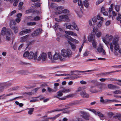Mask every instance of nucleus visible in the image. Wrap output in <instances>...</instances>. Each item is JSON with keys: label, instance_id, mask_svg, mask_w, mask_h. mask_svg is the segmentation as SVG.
I'll use <instances>...</instances> for the list:
<instances>
[{"label": "nucleus", "instance_id": "obj_1", "mask_svg": "<svg viewBox=\"0 0 121 121\" xmlns=\"http://www.w3.org/2000/svg\"><path fill=\"white\" fill-rule=\"evenodd\" d=\"M119 38L115 37L113 39L112 42L110 44V49L112 52H113L114 55L118 56L121 54V49L119 43Z\"/></svg>", "mask_w": 121, "mask_h": 121}, {"label": "nucleus", "instance_id": "obj_2", "mask_svg": "<svg viewBox=\"0 0 121 121\" xmlns=\"http://www.w3.org/2000/svg\"><path fill=\"white\" fill-rule=\"evenodd\" d=\"M48 58L51 61L54 62L55 61L60 60L61 61H63L64 59L62 56L61 54L60 53L56 52L52 56L51 52H49L48 54Z\"/></svg>", "mask_w": 121, "mask_h": 121}, {"label": "nucleus", "instance_id": "obj_3", "mask_svg": "<svg viewBox=\"0 0 121 121\" xmlns=\"http://www.w3.org/2000/svg\"><path fill=\"white\" fill-rule=\"evenodd\" d=\"M65 33L66 34L64 35V36L65 37L67 38L68 40L74 42L75 44H78L79 43V42L78 40L73 38L69 35L72 36H77V34L72 31H65Z\"/></svg>", "mask_w": 121, "mask_h": 121}, {"label": "nucleus", "instance_id": "obj_4", "mask_svg": "<svg viewBox=\"0 0 121 121\" xmlns=\"http://www.w3.org/2000/svg\"><path fill=\"white\" fill-rule=\"evenodd\" d=\"M61 55L62 57L64 58L70 57L72 55V52L69 49H63L61 50Z\"/></svg>", "mask_w": 121, "mask_h": 121}, {"label": "nucleus", "instance_id": "obj_5", "mask_svg": "<svg viewBox=\"0 0 121 121\" xmlns=\"http://www.w3.org/2000/svg\"><path fill=\"white\" fill-rule=\"evenodd\" d=\"M113 38L112 35L107 34L103 38V41L105 44H107L108 43V41L110 42L112 40Z\"/></svg>", "mask_w": 121, "mask_h": 121}, {"label": "nucleus", "instance_id": "obj_6", "mask_svg": "<svg viewBox=\"0 0 121 121\" xmlns=\"http://www.w3.org/2000/svg\"><path fill=\"white\" fill-rule=\"evenodd\" d=\"M38 54L37 52H36L35 53L31 51L30 52H29L28 55V58L29 59H33L35 60H37V56Z\"/></svg>", "mask_w": 121, "mask_h": 121}, {"label": "nucleus", "instance_id": "obj_7", "mask_svg": "<svg viewBox=\"0 0 121 121\" xmlns=\"http://www.w3.org/2000/svg\"><path fill=\"white\" fill-rule=\"evenodd\" d=\"M47 59V55L46 53L43 52L41 53L37 59L38 61H45Z\"/></svg>", "mask_w": 121, "mask_h": 121}, {"label": "nucleus", "instance_id": "obj_8", "mask_svg": "<svg viewBox=\"0 0 121 121\" xmlns=\"http://www.w3.org/2000/svg\"><path fill=\"white\" fill-rule=\"evenodd\" d=\"M64 26H66V28L69 30H73V28L77 31L79 30V29L77 26L74 22L72 23V25H69L68 26H67L66 24L65 23L64 24Z\"/></svg>", "mask_w": 121, "mask_h": 121}, {"label": "nucleus", "instance_id": "obj_9", "mask_svg": "<svg viewBox=\"0 0 121 121\" xmlns=\"http://www.w3.org/2000/svg\"><path fill=\"white\" fill-rule=\"evenodd\" d=\"M10 34H12V32L10 30H6L5 27H4L2 29L1 34L2 35H9Z\"/></svg>", "mask_w": 121, "mask_h": 121}, {"label": "nucleus", "instance_id": "obj_10", "mask_svg": "<svg viewBox=\"0 0 121 121\" xmlns=\"http://www.w3.org/2000/svg\"><path fill=\"white\" fill-rule=\"evenodd\" d=\"M15 24V21L14 20L11 21L10 24V26L11 29H13L15 33H16L18 32V28L14 26Z\"/></svg>", "mask_w": 121, "mask_h": 121}, {"label": "nucleus", "instance_id": "obj_11", "mask_svg": "<svg viewBox=\"0 0 121 121\" xmlns=\"http://www.w3.org/2000/svg\"><path fill=\"white\" fill-rule=\"evenodd\" d=\"M63 92L62 90L59 91L57 92V95L54 96V97H56L60 100H65V97H60L62 96L63 95Z\"/></svg>", "mask_w": 121, "mask_h": 121}, {"label": "nucleus", "instance_id": "obj_12", "mask_svg": "<svg viewBox=\"0 0 121 121\" xmlns=\"http://www.w3.org/2000/svg\"><path fill=\"white\" fill-rule=\"evenodd\" d=\"M70 15V14H68L67 15H64L60 16L59 18L61 19V21H68L69 17V16Z\"/></svg>", "mask_w": 121, "mask_h": 121}, {"label": "nucleus", "instance_id": "obj_13", "mask_svg": "<svg viewBox=\"0 0 121 121\" xmlns=\"http://www.w3.org/2000/svg\"><path fill=\"white\" fill-rule=\"evenodd\" d=\"M79 103V102L78 100L74 101L69 103L65 106L66 107H67L70 106L77 105Z\"/></svg>", "mask_w": 121, "mask_h": 121}, {"label": "nucleus", "instance_id": "obj_14", "mask_svg": "<svg viewBox=\"0 0 121 121\" xmlns=\"http://www.w3.org/2000/svg\"><path fill=\"white\" fill-rule=\"evenodd\" d=\"M89 110L93 112L95 115L97 114L100 117V119L101 118L104 117V116L101 113L99 112H97L93 109H91Z\"/></svg>", "mask_w": 121, "mask_h": 121}, {"label": "nucleus", "instance_id": "obj_15", "mask_svg": "<svg viewBox=\"0 0 121 121\" xmlns=\"http://www.w3.org/2000/svg\"><path fill=\"white\" fill-rule=\"evenodd\" d=\"M80 95L82 97L84 98H88L89 97V95L85 91L81 92L80 93Z\"/></svg>", "mask_w": 121, "mask_h": 121}, {"label": "nucleus", "instance_id": "obj_16", "mask_svg": "<svg viewBox=\"0 0 121 121\" xmlns=\"http://www.w3.org/2000/svg\"><path fill=\"white\" fill-rule=\"evenodd\" d=\"M95 36L92 34H91L88 37V40L89 42H92L95 41Z\"/></svg>", "mask_w": 121, "mask_h": 121}, {"label": "nucleus", "instance_id": "obj_17", "mask_svg": "<svg viewBox=\"0 0 121 121\" xmlns=\"http://www.w3.org/2000/svg\"><path fill=\"white\" fill-rule=\"evenodd\" d=\"M31 31V29H26L20 32V34L21 35H23L24 34H27L30 32Z\"/></svg>", "mask_w": 121, "mask_h": 121}, {"label": "nucleus", "instance_id": "obj_18", "mask_svg": "<svg viewBox=\"0 0 121 121\" xmlns=\"http://www.w3.org/2000/svg\"><path fill=\"white\" fill-rule=\"evenodd\" d=\"M42 30L41 29H38L37 30L34 32V33L32 34V35L34 36L35 35H37L41 33Z\"/></svg>", "mask_w": 121, "mask_h": 121}, {"label": "nucleus", "instance_id": "obj_19", "mask_svg": "<svg viewBox=\"0 0 121 121\" xmlns=\"http://www.w3.org/2000/svg\"><path fill=\"white\" fill-rule=\"evenodd\" d=\"M108 88L111 89H114L116 88H118V87L117 86L110 84H108Z\"/></svg>", "mask_w": 121, "mask_h": 121}, {"label": "nucleus", "instance_id": "obj_20", "mask_svg": "<svg viewBox=\"0 0 121 121\" xmlns=\"http://www.w3.org/2000/svg\"><path fill=\"white\" fill-rule=\"evenodd\" d=\"M58 14H60L62 13H65L67 15L68 14H70L69 13V11L67 9H65L62 10V11H59L57 12Z\"/></svg>", "mask_w": 121, "mask_h": 121}, {"label": "nucleus", "instance_id": "obj_21", "mask_svg": "<svg viewBox=\"0 0 121 121\" xmlns=\"http://www.w3.org/2000/svg\"><path fill=\"white\" fill-rule=\"evenodd\" d=\"M28 35H27L25 36L22 37L21 39V41L22 42H23L26 41L28 39Z\"/></svg>", "mask_w": 121, "mask_h": 121}, {"label": "nucleus", "instance_id": "obj_22", "mask_svg": "<svg viewBox=\"0 0 121 121\" xmlns=\"http://www.w3.org/2000/svg\"><path fill=\"white\" fill-rule=\"evenodd\" d=\"M82 4H83V5L86 8H88L89 6V3L86 0H85L83 2Z\"/></svg>", "mask_w": 121, "mask_h": 121}, {"label": "nucleus", "instance_id": "obj_23", "mask_svg": "<svg viewBox=\"0 0 121 121\" xmlns=\"http://www.w3.org/2000/svg\"><path fill=\"white\" fill-rule=\"evenodd\" d=\"M102 91L101 88L100 87L98 89H95L93 90H91L90 91L93 93H96L98 92H100Z\"/></svg>", "mask_w": 121, "mask_h": 121}, {"label": "nucleus", "instance_id": "obj_24", "mask_svg": "<svg viewBox=\"0 0 121 121\" xmlns=\"http://www.w3.org/2000/svg\"><path fill=\"white\" fill-rule=\"evenodd\" d=\"M68 43L70 45L72 49L74 50L76 49V47L75 44L69 41H68Z\"/></svg>", "mask_w": 121, "mask_h": 121}, {"label": "nucleus", "instance_id": "obj_25", "mask_svg": "<svg viewBox=\"0 0 121 121\" xmlns=\"http://www.w3.org/2000/svg\"><path fill=\"white\" fill-rule=\"evenodd\" d=\"M114 118L118 119L119 121H121V114H118L114 117Z\"/></svg>", "mask_w": 121, "mask_h": 121}, {"label": "nucleus", "instance_id": "obj_26", "mask_svg": "<svg viewBox=\"0 0 121 121\" xmlns=\"http://www.w3.org/2000/svg\"><path fill=\"white\" fill-rule=\"evenodd\" d=\"M104 49L102 45L101 44L100 45L99 47L97 49L98 51L100 53H101L103 51V50Z\"/></svg>", "mask_w": 121, "mask_h": 121}, {"label": "nucleus", "instance_id": "obj_27", "mask_svg": "<svg viewBox=\"0 0 121 121\" xmlns=\"http://www.w3.org/2000/svg\"><path fill=\"white\" fill-rule=\"evenodd\" d=\"M98 31L99 30L97 28H94L92 30V33L93 35L96 34Z\"/></svg>", "mask_w": 121, "mask_h": 121}, {"label": "nucleus", "instance_id": "obj_28", "mask_svg": "<svg viewBox=\"0 0 121 121\" xmlns=\"http://www.w3.org/2000/svg\"><path fill=\"white\" fill-rule=\"evenodd\" d=\"M86 87L85 86H84L82 87H79L78 88V92L80 91H83L86 89Z\"/></svg>", "mask_w": 121, "mask_h": 121}, {"label": "nucleus", "instance_id": "obj_29", "mask_svg": "<svg viewBox=\"0 0 121 121\" xmlns=\"http://www.w3.org/2000/svg\"><path fill=\"white\" fill-rule=\"evenodd\" d=\"M27 109L29 110L28 112V113L29 114L31 115L32 114L33 112L34 111V108H27Z\"/></svg>", "mask_w": 121, "mask_h": 121}, {"label": "nucleus", "instance_id": "obj_30", "mask_svg": "<svg viewBox=\"0 0 121 121\" xmlns=\"http://www.w3.org/2000/svg\"><path fill=\"white\" fill-rule=\"evenodd\" d=\"M33 2H35L38 1L37 3L35 4V5L37 7H39L40 4L39 2L40 1V0H31Z\"/></svg>", "mask_w": 121, "mask_h": 121}, {"label": "nucleus", "instance_id": "obj_31", "mask_svg": "<svg viewBox=\"0 0 121 121\" xmlns=\"http://www.w3.org/2000/svg\"><path fill=\"white\" fill-rule=\"evenodd\" d=\"M63 9L64 7L61 6H59L56 8V10L58 11L57 12H56V13L58 14L57 13V12H58L62 11V10Z\"/></svg>", "mask_w": 121, "mask_h": 121}, {"label": "nucleus", "instance_id": "obj_32", "mask_svg": "<svg viewBox=\"0 0 121 121\" xmlns=\"http://www.w3.org/2000/svg\"><path fill=\"white\" fill-rule=\"evenodd\" d=\"M47 89L49 93L55 92L57 91V90H54L49 87H48Z\"/></svg>", "mask_w": 121, "mask_h": 121}, {"label": "nucleus", "instance_id": "obj_33", "mask_svg": "<svg viewBox=\"0 0 121 121\" xmlns=\"http://www.w3.org/2000/svg\"><path fill=\"white\" fill-rule=\"evenodd\" d=\"M92 45L93 47L94 48H96L97 47V42L95 41L92 42Z\"/></svg>", "mask_w": 121, "mask_h": 121}, {"label": "nucleus", "instance_id": "obj_34", "mask_svg": "<svg viewBox=\"0 0 121 121\" xmlns=\"http://www.w3.org/2000/svg\"><path fill=\"white\" fill-rule=\"evenodd\" d=\"M89 82L90 83H91L94 84H97L98 83V82L95 80H89Z\"/></svg>", "mask_w": 121, "mask_h": 121}, {"label": "nucleus", "instance_id": "obj_35", "mask_svg": "<svg viewBox=\"0 0 121 121\" xmlns=\"http://www.w3.org/2000/svg\"><path fill=\"white\" fill-rule=\"evenodd\" d=\"M36 24V22H29L27 23V25L28 26H33Z\"/></svg>", "mask_w": 121, "mask_h": 121}, {"label": "nucleus", "instance_id": "obj_36", "mask_svg": "<svg viewBox=\"0 0 121 121\" xmlns=\"http://www.w3.org/2000/svg\"><path fill=\"white\" fill-rule=\"evenodd\" d=\"M33 18L31 19V21H37L39 20L40 19V17L39 16H36L35 17H33Z\"/></svg>", "mask_w": 121, "mask_h": 121}, {"label": "nucleus", "instance_id": "obj_37", "mask_svg": "<svg viewBox=\"0 0 121 121\" xmlns=\"http://www.w3.org/2000/svg\"><path fill=\"white\" fill-rule=\"evenodd\" d=\"M76 13L77 14L78 16L79 17H82L83 12L81 10L80 12H77Z\"/></svg>", "mask_w": 121, "mask_h": 121}, {"label": "nucleus", "instance_id": "obj_38", "mask_svg": "<svg viewBox=\"0 0 121 121\" xmlns=\"http://www.w3.org/2000/svg\"><path fill=\"white\" fill-rule=\"evenodd\" d=\"M102 35V32L101 31H99L96 34V37L99 38Z\"/></svg>", "mask_w": 121, "mask_h": 121}, {"label": "nucleus", "instance_id": "obj_39", "mask_svg": "<svg viewBox=\"0 0 121 121\" xmlns=\"http://www.w3.org/2000/svg\"><path fill=\"white\" fill-rule=\"evenodd\" d=\"M71 91V89L70 88H68L64 89L62 90L63 92L65 93H66L70 92Z\"/></svg>", "mask_w": 121, "mask_h": 121}, {"label": "nucleus", "instance_id": "obj_40", "mask_svg": "<svg viewBox=\"0 0 121 121\" xmlns=\"http://www.w3.org/2000/svg\"><path fill=\"white\" fill-rule=\"evenodd\" d=\"M60 115V114H57L55 116L53 117H50L48 118V119H52V120H55L57 117H59Z\"/></svg>", "mask_w": 121, "mask_h": 121}, {"label": "nucleus", "instance_id": "obj_41", "mask_svg": "<svg viewBox=\"0 0 121 121\" xmlns=\"http://www.w3.org/2000/svg\"><path fill=\"white\" fill-rule=\"evenodd\" d=\"M23 4V2H20L18 5V9L19 10H21L22 8V6Z\"/></svg>", "mask_w": 121, "mask_h": 121}, {"label": "nucleus", "instance_id": "obj_42", "mask_svg": "<svg viewBox=\"0 0 121 121\" xmlns=\"http://www.w3.org/2000/svg\"><path fill=\"white\" fill-rule=\"evenodd\" d=\"M103 24V22L99 21L97 23V26L99 28L101 27Z\"/></svg>", "mask_w": 121, "mask_h": 121}, {"label": "nucleus", "instance_id": "obj_43", "mask_svg": "<svg viewBox=\"0 0 121 121\" xmlns=\"http://www.w3.org/2000/svg\"><path fill=\"white\" fill-rule=\"evenodd\" d=\"M29 54V52L28 51H26L23 54V56L24 57H27L28 58V55Z\"/></svg>", "mask_w": 121, "mask_h": 121}, {"label": "nucleus", "instance_id": "obj_44", "mask_svg": "<svg viewBox=\"0 0 121 121\" xmlns=\"http://www.w3.org/2000/svg\"><path fill=\"white\" fill-rule=\"evenodd\" d=\"M34 12V11L32 9H30L26 10L25 12V13H31Z\"/></svg>", "mask_w": 121, "mask_h": 121}, {"label": "nucleus", "instance_id": "obj_45", "mask_svg": "<svg viewBox=\"0 0 121 121\" xmlns=\"http://www.w3.org/2000/svg\"><path fill=\"white\" fill-rule=\"evenodd\" d=\"M94 71V70H86V71H79V72L80 73H85V72H86L93 71Z\"/></svg>", "mask_w": 121, "mask_h": 121}, {"label": "nucleus", "instance_id": "obj_46", "mask_svg": "<svg viewBox=\"0 0 121 121\" xmlns=\"http://www.w3.org/2000/svg\"><path fill=\"white\" fill-rule=\"evenodd\" d=\"M121 15L120 14H118V17L117 18V20L118 21L119 20L120 23H121Z\"/></svg>", "mask_w": 121, "mask_h": 121}, {"label": "nucleus", "instance_id": "obj_47", "mask_svg": "<svg viewBox=\"0 0 121 121\" xmlns=\"http://www.w3.org/2000/svg\"><path fill=\"white\" fill-rule=\"evenodd\" d=\"M103 2V0H98L96 2V5H98Z\"/></svg>", "mask_w": 121, "mask_h": 121}, {"label": "nucleus", "instance_id": "obj_48", "mask_svg": "<svg viewBox=\"0 0 121 121\" xmlns=\"http://www.w3.org/2000/svg\"><path fill=\"white\" fill-rule=\"evenodd\" d=\"M15 103L17 105H19L20 107H22L23 106V104L22 103H19V102L18 101H15Z\"/></svg>", "mask_w": 121, "mask_h": 121}, {"label": "nucleus", "instance_id": "obj_49", "mask_svg": "<svg viewBox=\"0 0 121 121\" xmlns=\"http://www.w3.org/2000/svg\"><path fill=\"white\" fill-rule=\"evenodd\" d=\"M113 6V4H111L110 8H109V13L110 12H111L112 10V9Z\"/></svg>", "mask_w": 121, "mask_h": 121}, {"label": "nucleus", "instance_id": "obj_50", "mask_svg": "<svg viewBox=\"0 0 121 121\" xmlns=\"http://www.w3.org/2000/svg\"><path fill=\"white\" fill-rule=\"evenodd\" d=\"M12 34H10L9 35H6V37L5 39L6 40L8 41L10 39V35Z\"/></svg>", "mask_w": 121, "mask_h": 121}, {"label": "nucleus", "instance_id": "obj_51", "mask_svg": "<svg viewBox=\"0 0 121 121\" xmlns=\"http://www.w3.org/2000/svg\"><path fill=\"white\" fill-rule=\"evenodd\" d=\"M115 10L117 11L118 12L119 11L120 6H119L117 5L115 6Z\"/></svg>", "mask_w": 121, "mask_h": 121}, {"label": "nucleus", "instance_id": "obj_52", "mask_svg": "<svg viewBox=\"0 0 121 121\" xmlns=\"http://www.w3.org/2000/svg\"><path fill=\"white\" fill-rule=\"evenodd\" d=\"M13 95V94L12 93H10V94H8L6 95H4V97H3L2 99H5L6 98V97L7 96H10V95Z\"/></svg>", "mask_w": 121, "mask_h": 121}, {"label": "nucleus", "instance_id": "obj_53", "mask_svg": "<svg viewBox=\"0 0 121 121\" xmlns=\"http://www.w3.org/2000/svg\"><path fill=\"white\" fill-rule=\"evenodd\" d=\"M89 54L88 51H86L83 54V56L84 57L87 56Z\"/></svg>", "mask_w": 121, "mask_h": 121}, {"label": "nucleus", "instance_id": "obj_54", "mask_svg": "<svg viewBox=\"0 0 121 121\" xmlns=\"http://www.w3.org/2000/svg\"><path fill=\"white\" fill-rule=\"evenodd\" d=\"M97 17H95L92 18V20L93 22L95 23L97 22Z\"/></svg>", "mask_w": 121, "mask_h": 121}, {"label": "nucleus", "instance_id": "obj_55", "mask_svg": "<svg viewBox=\"0 0 121 121\" xmlns=\"http://www.w3.org/2000/svg\"><path fill=\"white\" fill-rule=\"evenodd\" d=\"M100 101L103 103H106V102H105V100H104L102 97H101L100 98Z\"/></svg>", "mask_w": 121, "mask_h": 121}, {"label": "nucleus", "instance_id": "obj_56", "mask_svg": "<svg viewBox=\"0 0 121 121\" xmlns=\"http://www.w3.org/2000/svg\"><path fill=\"white\" fill-rule=\"evenodd\" d=\"M113 92L116 94H120L121 93V92L119 90H116Z\"/></svg>", "mask_w": 121, "mask_h": 121}, {"label": "nucleus", "instance_id": "obj_57", "mask_svg": "<svg viewBox=\"0 0 121 121\" xmlns=\"http://www.w3.org/2000/svg\"><path fill=\"white\" fill-rule=\"evenodd\" d=\"M64 109H59V110H53L50 111L49 112H55V111H62Z\"/></svg>", "mask_w": 121, "mask_h": 121}, {"label": "nucleus", "instance_id": "obj_58", "mask_svg": "<svg viewBox=\"0 0 121 121\" xmlns=\"http://www.w3.org/2000/svg\"><path fill=\"white\" fill-rule=\"evenodd\" d=\"M107 80L108 81H116V79H113L112 78H106Z\"/></svg>", "mask_w": 121, "mask_h": 121}, {"label": "nucleus", "instance_id": "obj_59", "mask_svg": "<svg viewBox=\"0 0 121 121\" xmlns=\"http://www.w3.org/2000/svg\"><path fill=\"white\" fill-rule=\"evenodd\" d=\"M58 25L56 23L55 25L53 26V27L55 29V30L56 31V30H57V28L58 27Z\"/></svg>", "mask_w": 121, "mask_h": 121}, {"label": "nucleus", "instance_id": "obj_60", "mask_svg": "<svg viewBox=\"0 0 121 121\" xmlns=\"http://www.w3.org/2000/svg\"><path fill=\"white\" fill-rule=\"evenodd\" d=\"M22 14L21 13H19L17 15V18H20L22 16Z\"/></svg>", "mask_w": 121, "mask_h": 121}, {"label": "nucleus", "instance_id": "obj_61", "mask_svg": "<svg viewBox=\"0 0 121 121\" xmlns=\"http://www.w3.org/2000/svg\"><path fill=\"white\" fill-rule=\"evenodd\" d=\"M33 17L32 16H29L27 17H26V19H29L31 21V19H33Z\"/></svg>", "mask_w": 121, "mask_h": 121}, {"label": "nucleus", "instance_id": "obj_62", "mask_svg": "<svg viewBox=\"0 0 121 121\" xmlns=\"http://www.w3.org/2000/svg\"><path fill=\"white\" fill-rule=\"evenodd\" d=\"M80 83L82 84H86V82L83 80L81 81Z\"/></svg>", "mask_w": 121, "mask_h": 121}, {"label": "nucleus", "instance_id": "obj_63", "mask_svg": "<svg viewBox=\"0 0 121 121\" xmlns=\"http://www.w3.org/2000/svg\"><path fill=\"white\" fill-rule=\"evenodd\" d=\"M110 23V21L108 20L105 23V25L106 26H108L109 25Z\"/></svg>", "mask_w": 121, "mask_h": 121}, {"label": "nucleus", "instance_id": "obj_64", "mask_svg": "<svg viewBox=\"0 0 121 121\" xmlns=\"http://www.w3.org/2000/svg\"><path fill=\"white\" fill-rule=\"evenodd\" d=\"M106 80V78H101L99 79L100 81L102 82H104Z\"/></svg>", "mask_w": 121, "mask_h": 121}]
</instances>
